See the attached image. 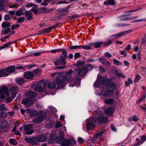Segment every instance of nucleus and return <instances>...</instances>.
<instances>
[{
	"label": "nucleus",
	"mask_w": 146,
	"mask_h": 146,
	"mask_svg": "<svg viewBox=\"0 0 146 146\" xmlns=\"http://www.w3.org/2000/svg\"><path fill=\"white\" fill-rule=\"evenodd\" d=\"M98 59L100 61L102 64H105L106 61L105 59L102 58H99Z\"/></svg>",
	"instance_id": "47"
},
{
	"label": "nucleus",
	"mask_w": 146,
	"mask_h": 146,
	"mask_svg": "<svg viewBox=\"0 0 146 146\" xmlns=\"http://www.w3.org/2000/svg\"><path fill=\"white\" fill-rule=\"evenodd\" d=\"M25 14L26 16L27 17V20H31L33 18L32 16V13L30 11H26L25 12Z\"/></svg>",
	"instance_id": "22"
},
{
	"label": "nucleus",
	"mask_w": 146,
	"mask_h": 146,
	"mask_svg": "<svg viewBox=\"0 0 146 146\" xmlns=\"http://www.w3.org/2000/svg\"><path fill=\"white\" fill-rule=\"evenodd\" d=\"M25 20V18L23 17H21L18 18L17 20V22L21 23L23 22Z\"/></svg>",
	"instance_id": "45"
},
{
	"label": "nucleus",
	"mask_w": 146,
	"mask_h": 146,
	"mask_svg": "<svg viewBox=\"0 0 146 146\" xmlns=\"http://www.w3.org/2000/svg\"><path fill=\"white\" fill-rule=\"evenodd\" d=\"M88 72V68L85 66L76 70L77 75L81 76L86 74Z\"/></svg>",
	"instance_id": "10"
},
{
	"label": "nucleus",
	"mask_w": 146,
	"mask_h": 146,
	"mask_svg": "<svg viewBox=\"0 0 146 146\" xmlns=\"http://www.w3.org/2000/svg\"><path fill=\"white\" fill-rule=\"evenodd\" d=\"M61 50V49H57L54 50H51V52L52 53H55L56 52H60Z\"/></svg>",
	"instance_id": "48"
},
{
	"label": "nucleus",
	"mask_w": 146,
	"mask_h": 146,
	"mask_svg": "<svg viewBox=\"0 0 146 146\" xmlns=\"http://www.w3.org/2000/svg\"><path fill=\"white\" fill-rule=\"evenodd\" d=\"M49 108L50 109L51 111L52 112H56L57 111V110L56 109L53 107L50 106Z\"/></svg>",
	"instance_id": "52"
},
{
	"label": "nucleus",
	"mask_w": 146,
	"mask_h": 146,
	"mask_svg": "<svg viewBox=\"0 0 146 146\" xmlns=\"http://www.w3.org/2000/svg\"><path fill=\"white\" fill-rule=\"evenodd\" d=\"M113 61L114 64L117 65H120L121 64V62L120 61L116 59H114Z\"/></svg>",
	"instance_id": "46"
},
{
	"label": "nucleus",
	"mask_w": 146,
	"mask_h": 146,
	"mask_svg": "<svg viewBox=\"0 0 146 146\" xmlns=\"http://www.w3.org/2000/svg\"><path fill=\"white\" fill-rule=\"evenodd\" d=\"M65 81L62 79V74L61 73L58 75L56 76V82L57 84L58 85H60L62 84Z\"/></svg>",
	"instance_id": "14"
},
{
	"label": "nucleus",
	"mask_w": 146,
	"mask_h": 146,
	"mask_svg": "<svg viewBox=\"0 0 146 146\" xmlns=\"http://www.w3.org/2000/svg\"><path fill=\"white\" fill-rule=\"evenodd\" d=\"M27 98L29 99L35 97L36 96V94L35 92H30L27 93L25 94Z\"/></svg>",
	"instance_id": "18"
},
{
	"label": "nucleus",
	"mask_w": 146,
	"mask_h": 146,
	"mask_svg": "<svg viewBox=\"0 0 146 146\" xmlns=\"http://www.w3.org/2000/svg\"><path fill=\"white\" fill-rule=\"evenodd\" d=\"M146 42V36L143 38H142L141 43L144 44Z\"/></svg>",
	"instance_id": "61"
},
{
	"label": "nucleus",
	"mask_w": 146,
	"mask_h": 146,
	"mask_svg": "<svg viewBox=\"0 0 146 146\" xmlns=\"http://www.w3.org/2000/svg\"><path fill=\"white\" fill-rule=\"evenodd\" d=\"M5 8V7L3 3H0V11L3 10Z\"/></svg>",
	"instance_id": "56"
},
{
	"label": "nucleus",
	"mask_w": 146,
	"mask_h": 146,
	"mask_svg": "<svg viewBox=\"0 0 146 146\" xmlns=\"http://www.w3.org/2000/svg\"><path fill=\"white\" fill-rule=\"evenodd\" d=\"M32 72L34 73L35 76V75L38 76L39 75L40 72V70L38 69H36L35 70L33 71Z\"/></svg>",
	"instance_id": "35"
},
{
	"label": "nucleus",
	"mask_w": 146,
	"mask_h": 146,
	"mask_svg": "<svg viewBox=\"0 0 146 146\" xmlns=\"http://www.w3.org/2000/svg\"><path fill=\"white\" fill-rule=\"evenodd\" d=\"M8 110V109L5 107V105L3 104L0 106V112L1 111H6Z\"/></svg>",
	"instance_id": "28"
},
{
	"label": "nucleus",
	"mask_w": 146,
	"mask_h": 146,
	"mask_svg": "<svg viewBox=\"0 0 146 146\" xmlns=\"http://www.w3.org/2000/svg\"><path fill=\"white\" fill-rule=\"evenodd\" d=\"M25 9V8L24 7H23L20 8L19 10L16 11L15 15L17 16L23 15L24 13L23 11Z\"/></svg>",
	"instance_id": "20"
},
{
	"label": "nucleus",
	"mask_w": 146,
	"mask_h": 146,
	"mask_svg": "<svg viewBox=\"0 0 146 146\" xmlns=\"http://www.w3.org/2000/svg\"><path fill=\"white\" fill-rule=\"evenodd\" d=\"M81 48L86 50H89L91 49V46L89 45H83L81 46Z\"/></svg>",
	"instance_id": "43"
},
{
	"label": "nucleus",
	"mask_w": 146,
	"mask_h": 146,
	"mask_svg": "<svg viewBox=\"0 0 146 146\" xmlns=\"http://www.w3.org/2000/svg\"><path fill=\"white\" fill-rule=\"evenodd\" d=\"M102 44L103 42H97L92 43L91 44L94 46L96 48H97L100 47Z\"/></svg>",
	"instance_id": "25"
},
{
	"label": "nucleus",
	"mask_w": 146,
	"mask_h": 146,
	"mask_svg": "<svg viewBox=\"0 0 146 146\" xmlns=\"http://www.w3.org/2000/svg\"><path fill=\"white\" fill-rule=\"evenodd\" d=\"M61 50H62V54L64 55V56H62L63 57H64L66 58L67 57V52L66 51V50L64 49H61Z\"/></svg>",
	"instance_id": "38"
},
{
	"label": "nucleus",
	"mask_w": 146,
	"mask_h": 146,
	"mask_svg": "<svg viewBox=\"0 0 146 146\" xmlns=\"http://www.w3.org/2000/svg\"><path fill=\"white\" fill-rule=\"evenodd\" d=\"M70 48L73 49H80L81 48V46H73L70 47Z\"/></svg>",
	"instance_id": "42"
},
{
	"label": "nucleus",
	"mask_w": 146,
	"mask_h": 146,
	"mask_svg": "<svg viewBox=\"0 0 146 146\" xmlns=\"http://www.w3.org/2000/svg\"><path fill=\"white\" fill-rule=\"evenodd\" d=\"M88 68V71L89 70H91L93 69L94 67L90 64H88L87 66H85Z\"/></svg>",
	"instance_id": "41"
},
{
	"label": "nucleus",
	"mask_w": 146,
	"mask_h": 146,
	"mask_svg": "<svg viewBox=\"0 0 146 146\" xmlns=\"http://www.w3.org/2000/svg\"><path fill=\"white\" fill-rule=\"evenodd\" d=\"M19 27V24L13 25L11 27V29L12 30H13L17 28H18Z\"/></svg>",
	"instance_id": "51"
},
{
	"label": "nucleus",
	"mask_w": 146,
	"mask_h": 146,
	"mask_svg": "<svg viewBox=\"0 0 146 146\" xmlns=\"http://www.w3.org/2000/svg\"><path fill=\"white\" fill-rule=\"evenodd\" d=\"M30 116L31 117H37L33 120V122H41L44 119L42 112H38L36 111H33L31 112Z\"/></svg>",
	"instance_id": "4"
},
{
	"label": "nucleus",
	"mask_w": 146,
	"mask_h": 146,
	"mask_svg": "<svg viewBox=\"0 0 146 146\" xmlns=\"http://www.w3.org/2000/svg\"><path fill=\"white\" fill-rule=\"evenodd\" d=\"M11 18V16L10 15H5L4 17V19L6 21L8 20L9 19Z\"/></svg>",
	"instance_id": "44"
},
{
	"label": "nucleus",
	"mask_w": 146,
	"mask_h": 146,
	"mask_svg": "<svg viewBox=\"0 0 146 146\" xmlns=\"http://www.w3.org/2000/svg\"><path fill=\"white\" fill-rule=\"evenodd\" d=\"M103 133V132L102 133H99L97 134L96 135V137L97 138H101L102 137V134Z\"/></svg>",
	"instance_id": "53"
},
{
	"label": "nucleus",
	"mask_w": 146,
	"mask_h": 146,
	"mask_svg": "<svg viewBox=\"0 0 146 146\" xmlns=\"http://www.w3.org/2000/svg\"><path fill=\"white\" fill-rule=\"evenodd\" d=\"M9 95L10 96V97H8V98H6L5 99V100L7 103H8L10 102H11V101L13 100L14 98L15 97H13V95Z\"/></svg>",
	"instance_id": "26"
},
{
	"label": "nucleus",
	"mask_w": 146,
	"mask_h": 146,
	"mask_svg": "<svg viewBox=\"0 0 146 146\" xmlns=\"http://www.w3.org/2000/svg\"><path fill=\"white\" fill-rule=\"evenodd\" d=\"M3 72L2 73L3 77H5L9 75L10 73L7 68L6 69H3L1 70Z\"/></svg>",
	"instance_id": "23"
},
{
	"label": "nucleus",
	"mask_w": 146,
	"mask_h": 146,
	"mask_svg": "<svg viewBox=\"0 0 146 146\" xmlns=\"http://www.w3.org/2000/svg\"><path fill=\"white\" fill-rule=\"evenodd\" d=\"M26 107H29L33 103V101L29 98H24L21 102Z\"/></svg>",
	"instance_id": "13"
},
{
	"label": "nucleus",
	"mask_w": 146,
	"mask_h": 146,
	"mask_svg": "<svg viewBox=\"0 0 146 146\" xmlns=\"http://www.w3.org/2000/svg\"><path fill=\"white\" fill-rule=\"evenodd\" d=\"M7 68L10 73L14 72L15 70V68L14 66L8 67Z\"/></svg>",
	"instance_id": "33"
},
{
	"label": "nucleus",
	"mask_w": 146,
	"mask_h": 146,
	"mask_svg": "<svg viewBox=\"0 0 146 146\" xmlns=\"http://www.w3.org/2000/svg\"><path fill=\"white\" fill-rule=\"evenodd\" d=\"M33 125L32 124H27L24 127V130L25 133L27 135L32 134L34 131L33 129Z\"/></svg>",
	"instance_id": "9"
},
{
	"label": "nucleus",
	"mask_w": 146,
	"mask_h": 146,
	"mask_svg": "<svg viewBox=\"0 0 146 146\" xmlns=\"http://www.w3.org/2000/svg\"><path fill=\"white\" fill-rule=\"evenodd\" d=\"M10 31V28H7L5 30H2V34L3 35L5 34L9 33Z\"/></svg>",
	"instance_id": "37"
},
{
	"label": "nucleus",
	"mask_w": 146,
	"mask_h": 146,
	"mask_svg": "<svg viewBox=\"0 0 146 146\" xmlns=\"http://www.w3.org/2000/svg\"><path fill=\"white\" fill-rule=\"evenodd\" d=\"M43 85L45 88L52 89L55 88L56 87V85L54 82H46L43 84Z\"/></svg>",
	"instance_id": "11"
},
{
	"label": "nucleus",
	"mask_w": 146,
	"mask_h": 146,
	"mask_svg": "<svg viewBox=\"0 0 146 146\" xmlns=\"http://www.w3.org/2000/svg\"><path fill=\"white\" fill-rule=\"evenodd\" d=\"M106 88V91L102 90L101 94L104 96L110 97L113 95V91L116 88V86L114 84L110 83L107 85Z\"/></svg>",
	"instance_id": "3"
},
{
	"label": "nucleus",
	"mask_w": 146,
	"mask_h": 146,
	"mask_svg": "<svg viewBox=\"0 0 146 146\" xmlns=\"http://www.w3.org/2000/svg\"><path fill=\"white\" fill-rule=\"evenodd\" d=\"M66 58L61 56L58 58L53 60V62L55 66L65 65L66 64Z\"/></svg>",
	"instance_id": "8"
},
{
	"label": "nucleus",
	"mask_w": 146,
	"mask_h": 146,
	"mask_svg": "<svg viewBox=\"0 0 146 146\" xmlns=\"http://www.w3.org/2000/svg\"><path fill=\"white\" fill-rule=\"evenodd\" d=\"M55 8H52L51 9H43V12L44 13H47L53 11Z\"/></svg>",
	"instance_id": "30"
},
{
	"label": "nucleus",
	"mask_w": 146,
	"mask_h": 146,
	"mask_svg": "<svg viewBox=\"0 0 146 146\" xmlns=\"http://www.w3.org/2000/svg\"><path fill=\"white\" fill-rule=\"evenodd\" d=\"M131 30H129L126 31H124L122 32H121L120 33H119V37L123 36V35L127 34L129 32H130L131 31Z\"/></svg>",
	"instance_id": "31"
},
{
	"label": "nucleus",
	"mask_w": 146,
	"mask_h": 146,
	"mask_svg": "<svg viewBox=\"0 0 146 146\" xmlns=\"http://www.w3.org/2000/svg\"><path fill=\"white\" fill-rule=\"evenodd\" d=\"M19 90L18 88L16 86H13L11 88L9 94L8 88L6 87L1 88H0V98L1 99H3L5 97V94L7 95H11L13 97H15L18 92Z\"/></svg>",
	"instance_id": "2"
},
{
	"label": "nucleus",
	"mask_w": 146,
	"mask_h": 146,
	"mask_svg": "<svg viewBox=\"0 0 146 146\" xmlns=\"http://www.w3.org/2000/svg\"><path fill=\"white\" fill-rule=\"evenodd\" d=\"M24 77L27 79L32 80L35 77L34 74L32 72L28 71L25 72L23 74Z\"/></svg>",
	"instance_id": "12"
},
{
	"label": "nucleus",
	"mask_w": 146,
	"mask_h": 146,
	"mask_svg": "<svg viewBox=\"0 0 146 146\" xmlns=\"http://www.w3.org/2000/svg\"><path fill=\"white\" fill-rule=\"evenodd\" d=\"M66 68V66H60L59 67H58L56 68H54V69H62L65 68Z\"/></svg>",
	"instance_id": "58"
},
{
	"label": "nucleus",
	"mask_w": 146,
	"mask_h": 146,
	"mask_svg": "<svg viewBox=\"0 0 146 146\" xmlns=\"http://www.w3.org/2000/svg\"><path fill=\"white\" fill-rule=\"evenodd\" d=\"M125 85L128 86L133 83L132 81L129 78H128L127 80L125 81Z\"/></svg>",
	"instance_id": "27"
},
{
	"label": "nucleus",
	"mask_w": 146,
	"mask_h": 146,
	"mask_svg": "<svg viewBox=\"0 0 146 146\" xmlns=\"http://www.w3.org/2000/svg\"><path fill=\"white\" fill-rule=\"evenodd\" d=\"M140 76L139 75H136L135 77V81H138L140 80Z\"/></svg>",
	"instance_id": "49"
},
{
	"label": "nucleus",
	"mask_w": 146,
	"mask_h": 146,
	"mask_svg": "<svg viewBox=\"0 0 146 146\" xmlns=\"http://www.w3.org/2000/svg\"><path fill=\"white\" fill-rule=\"evenodd\" d=\"M108 1L109 5H113L115 4V2L113 0H108Z\"/></svg>",
	"instance_id": "59"
},
{
	"label": "nucleus",
	"mask_w": 146,
	"mask_h": 146,
	"mask_svg": "<svg viewBox=\"0 0 146 146\" xmlns=\"http://www.w3.org/2000/svg\"><path fill=\"white\" fill-rule=\"evenodd\" d=\"M12 43V42H11L4 44L2 46V49H3L4 48H7L9 45H11Z\"/></svg>",
	"instance_id": "39"
},
{
	"label": "nucleus",
	"mask_w": 146,
	"mask_h": 146,
	"mask_svg": "<svg viewBox=\"0 0 146 146\" xmlns=\"http://www.w3.org/2000/svg\"><path fill=\"white\" fill-rule=\"evenodd\" d=\"M104 102L106 104H112L114 102V100L111 98H108L104 100Z\"/></svg>",
	"instance_id": "24"
},
{
	"label": "nucleus",
	"mask_w": 146,
	"mask_h": 146,
	"mask_svg": "<svg viewBox=\"0 0 146 146\" xmlns=\"http://www.w3.org/2000/svg\"><path fill=\"white\" fill-rule=\"evenodd\" d=\"M16 81L17 84H20L24 82V80L23 78H18L17 79Z\"/></svg>",
	"instance_id": "29"
},
{
	"label": "nucleus",
	"mask_w": 146,
	"mask_h": 146,
	"mask_svg": "<svg viewBox=\"0 0 146 146\" xmlns=\"http://www.w3.org/2000/svg\"><path fill=\"white\" fill-rule=\"evenodd\" d=\"M98 76L97 79L94 83L95 87H98L100 86V84H104L107 80V78L106 76H101L100 78Z\"/></svg>",
	"instance_id": "7"
},
{
	"label": "nucleus",
	"mask_w": 146,
	"mask_h": 146,
	"mask_svg": "<svg viewBox=\"0 0 146 146\" xmlns=\"http://www.w3.org/2000/svg\"><path fill=\"white\" fill-rule=\"evenodd\" d=\"M36 137L33 138H26L25 139V140L27 142L31 143L33 145H37V143H35Z\"/></svg>",
	"instance_id": "17"
},
{
	"label": "nucleus",
	"mask_w": 146,
	"mask_h": 146,
	"mask_svg": "<svg viewBox=\"0 0 146 146\" xmlns=\"http://www.w3.org/2000/svg\"><path fill=\"white\" fill-rule=\"evenodd\" d=\"M30 11H31H31H33L35 14H37L38 12V11L36 9L33 8L31 9Z\"/></svg>",
	"instance_id": "62"
},
{
	"label": "nucleus",
	"mask_w": 146,
	"mask_h": 146,
	"mask_svg": "<svg viewBox=\"0 0 146 146\" xmlns=\"http://www.w3.org/2000/svg\"><path fill=\"white\" fill-rule=\"evenodd\" d=\"M9 142L11 144L13 145H16L17 144V141L15 139H10Z\"/></svg>",
	"instance_id": "34"
},
{
	"label": "nucleus",
	"mask_w": 146,
	"mask_h": 146,
	"mask_svg": "<svg viewBox=\"0 0 146 146\" xmlns=\"http://www.w3.org/2000/svg\"><path fill=\"white\" fill-rule=\"evenodd\" d=\"M55 26H52L51 27H49L47 29H45V31L46 32H48L50 30H51L53 29L54 27H55Z\"/></svg>",
	"instance_id": "60"
},
{
	"label": "nucleus",
	"mask_w": 146,
	"mask_h": 146,
	"mask_svg": "<svg viewBox=\"0 0 146 146\" xmlns=\"http://www.w3.org/2000/svg\"><path fill=\"white\" fill-rule=\"evenodd\" d=\"M7 116V114L5 113H2L0 114V119L5 118Z\"/></svg>",
	"instance_id": "40"
},
{
	"label": "nucleus",
	"mask_w": 146,
	"mask_h": 146,
	"mask_svg": "<svg viewBox=\"0 0 146 146\" xmlns=\"http://www.w3.org/2000/svg\"><path fill=\"white\" fill-rule=\"evenodd\" d=\"M114 111V108L113 107L108 108L105 111V113L110 115H113Z\"/></svg>",
	"instance_id": "19"
},
{
	"label": "nucleus",
	"mask_w": 146,
	"mask_h": 146,
	"mask_svg": "<svg viewBox=\"0 0 146 146\" xmlns=\"http://www.w3.org/2000/svg\"><path fill=\"white\" fill-rule=\"evenodd\" d=\"M80 54L79 53H76L75 54L74 56L76 59L79 57L80 56Z\"/></svg>",
	"instance_id": "63"
},
{
	"label": "nucleus",
	"mask_w": 146,
	"mask_h": 146,
	"mask_svg": "<svg viewBox=\"0 0 146 146\" xmlns=\"http://www.w3.org/2000/svg\"><path fill=\"white\" fill-rule=\"evenodd\" d=\"M56 142L62 145L67 146L69 145H73L75 144V141L74 139L67 140L62 137L57 139Z\"/></svg>",
	"instance_id": "5"
},
{
	"label": "nucleus",
	"mask_w": 146,
	"mask_h": 146,
	"mask_svg": "<svg viewBox=\"0 0 146 146\" xmlns=\"http://www.w3.org/2000/svg\"><path fill=\"white\" fill-rule=\"evenodd\" d=\"M10 26V24L8 22H3L2 24V27L3 28L8 27Z\"/></svg>",
	"instance_id": "32"
},
{
	"label": "nucleus",
	"mask_w": 146,
	"mask_h": 146,
	"mask_svg": "<svg viewBox=\"0 0 146 146\" xmlns=\"http://www.w3.org/2000/svg\"><path fill=\"white\" fill-rule=\"evenodd\" d=\"M18 7V5L17 4H15L13 5L9 6L10 7L12 8H17Z\"/></svg>",
	"instance_id": "64"
},
{
	"label": "nucleus",
	"mask_w": 146,
	"mask_h": 146,
	"mask_svg": "<svg viewBox=\"0 0 146 146\" xmlns=\"http://www.w3.org/2000/svg\"><path fill=\"white\" fill-rule=\"evenodd\" d=\"M7 123V121L5 120H3L0 121V128L2 129L5 127Z\"/></svg>",
	"instance_id": "21"
},
{
	"label": "nucleus",
	"mask_w": 146,
	"mask_h": 146,
	"mask_svg": "<svg viewBox=\"0 0 146 146\" xmlns=\"http://www.w3.org/2000/svg\"><path fill=\"white\" fill-rule=\"evenodd\" d=\"M35 143H37L38 144V141L44 142L46 140V137L45 135H40L38 136L36 138Z\"/></svg>",
	"instance_id": "16"
},
{
	"label": "nucleus",
	"mask_w": 146,
	"mask_h": 146,
	"mask_svg": "<svg viewBox=\"0 0 146 146\" xmlns=\"http://www.w3.org/2000/svg\"><path fill=\"white\" fill-rule=\"evenodd\" d=\"M62 127L61 123L59 121L57 122L56 124V127L58 128Z\"/></svg>",
	"instance_id": "50"
},
{
	"label": "nucleus",
	"mask_w": 146,
	"mask_h": 146,
	"mask_svg": "<svg viewBox=\"0 0 146 146\" xmlns=\"http://www.w3.org/2000/svg\"><path fill=\"white\" fill-rule=\"evenodd\" d=\"M74 71L70 70L66 72L64 74L62 75V79L65 81L69 82L71 79L73 74H74Z\"/></svg>",
	"instance_id": "6"
},
{
	"label": "nucleus",
	"mask_w": 146,
	"mask_h": 146,
	"mask_svg": "<svg viewBox=\"0 0 146 146\" xmlns=\"http://www.w3.org/2000/svg\"><path fill=\"white\" fill-rule=\"evenodd\" d=\"M43 84L42 82L40 81L38 82L36 84L35 88L34 89L35 91L38 92H41L42 91L43 89V87L42 86V84Z\"/></svg>",
	"instance_id": "15"
},
{
	"label": "nucleus",
	"mask_w": 146,
	"mask_h": 146,
	"mask_svg": "<svg viewBox=\"0 0 146 146\" xmlns=\"http://www.w3.org/2000/svg\"><path fill=\"white\" fill-rule=\"evenodd\" d=\"M105 56L106 57L110 58L112 56L108 52H106L105 53Z\"/></svg>",
	"instance_id": "54"
},
{
	"label": "nucleus",
	"mask_w": 146,
	"mask_h": 146,
	"mask_svg": "<svg viewBox=\"0 0 146 146\" xmlns=\"http://www.w3.org/2000/svg\"><path fill=\"white\" fill-rule=\"evenodd\" d=\"M96 114L95 117H91L88 119V121L86 123L87 129L88 130L93 129L95 125V122H99L100 123H105L108 119L106 115L100 113L99 110L96 111L94 113Z\"/></svg>",
	"instance_id": "1"
},
{
	"label": "nucleus",
	"mask_w": 146,
	"mask_h": 146,
	"mask_svg": "<svg viewBox=\"0 0 146 146\" xmlns=\"http://www.w3.org/2000/svg\"><path fill=\"white\" fill-rule=\"evenodd\" d=\"M56 132H53L51 133L50 135V138L52 139H54L56 138Z\"/></svg>",
	"instance_id": "36"
},
{
	"label": "nucleus",
	"mask_w": 146,
	"mask_h": 146,
	"mask_svg": "<svg viewBox=\"0 0 146 146\" xmlns=\"http://www.w3.org/2000/svg\"><path fill=\"white\" fill-rule=\"evenodd\" d=\"M132 119L133 121H137L139 120L138 118L137 117V116H136V115H134L132 117Z\"/></svg>",
	"instance_id": "57"
},
{
	"label": "nucleus",
	"mask_w": 146,
	"mask_h": 146,
	"mask_svg": "<svg viewBox=\"0 0 146 146\" xmlns=\"http://www.w3.org/2000/svg\"><path fill=\"white\" fill-rule=\"evenodd\" d=\"M35 65H33L32 64H29L25 66V68H27L28 69H31L32 67H35Z\"/></svg>",
	"instance_id": "55"
}]
</instances>
